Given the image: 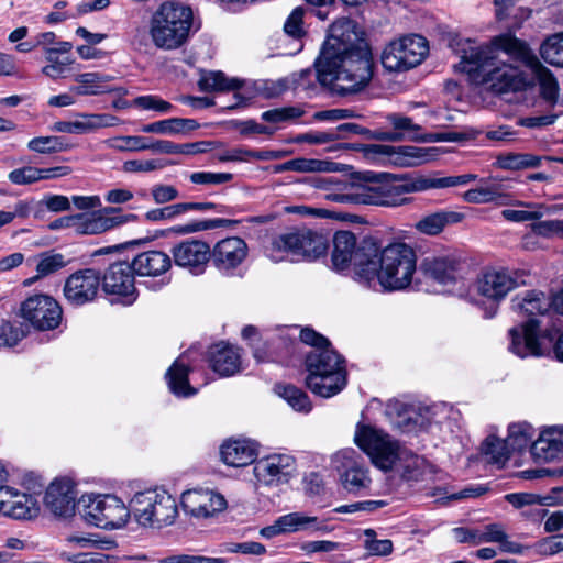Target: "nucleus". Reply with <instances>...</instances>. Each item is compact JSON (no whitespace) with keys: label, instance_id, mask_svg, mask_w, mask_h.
I'll use <instances>...</instances> for the list:
<instances>
[{"label":"nucleus","instance_id":"774afa93","mask_svg":"<svg viewBox=\"0 0 563 563\" xmlns=\"http://www.w3.org/2000/svg\"><path fill=\"white\" fill-rule=\"evenodd\" d=\"M533 233L542 238H560L563 240V220H545L531 224Z\"/></svg>","mask_w":563,"mask_h":563},{"label":"nucleus","instance_id":"09e8293b","mask_svg":"<svg viewBox=\"0 0 563 563\" xmlns=\"http://www.w3.org/2000/svg\"><path fill=\"white\" fill-rule=\"evenodd\" d=\"M512 450L507 441L495 435L487 437L482 444V453L495 464H505Z\"/></svg>","mask_w":563,"mask_h":563},{"label":"nucleus","instance_id":"6ab92c4d","mask_svg":"<svg viewBox=\"0 0 563 563\" xmlns=\"http://www.w3.org/2000/svg\"><path fill=\"white\" fill-rule=\"evenodd\" d=\"M101 277L92 268L79 269L67 277L64 284V296L74 307H81L92 302L100 288Z\"/></svg>","mask_w":563,"mask_h":563},{"label":"nucleus","instance_id":"c85d7f7f","mask_svg":"<svg viewBox=\"0 0 563 563\" xmlns=\"http://www.w3.org/2000/svg\"><path fill=\"white\" fill-rule=\"evenodd\" d=\"M221 461L232 467H244L258 456V444L251 439H230L220 448Z\"/></svg>","mask_w":563,"mask_h":563},{"label":"nucleus","instance_id":"69168bd1","mask_svg":"<svg viewBox=\"0 0 563 563\" xmlns=\"http://www.w3.org/2000/svg\"><path fill=\"white\" fill-rule=\"evenodd\" d=\"M365 549L374 555H386L393 551V542L389 539H376V532L372 529H367L364 532Z\"/></svg>","mask_w":563,"mask_h":563},{"label":"nucleus","instance_id":"5701e85b","mask_svg":"<svg viewBox=\"0 0 563 563\" xmlns=\"http://www.w3.org/2000/svg\"><path fill=\"white\" fill-rule=\"evenodd\" d=\"M296 471L294 456L275 453L257 460L253 473L258 483L265 486H277L287 483Z\"/></svg>","mask_w":563,"mask_h":563},{"label":"nucleus","instance_id":"052dcab7","mask_svg":"<svg viewBox=\"0 0 563 563\" xmlns=\"http://www.w3.org/2000/svg\"><path fill=\"white\" fill-rule=\"evenodd\" d=\"M57 53L58 51L56 48H47L45 57L48 65L42 68V73L53 79L65 77V74L71 64V60L68 58L59 60L57 58Z\"/></svg>","mask_w":563,"mask_h":563},{"label":"nucleus","instance_id":"9d476101","mask_svg":"<svg viewBox=\"0 0 563 563\" xmlns=\"http://www.w3.org/2000/svg\"><path fill=\"white\" fill-rule=\"evenodd\" d=\"M354 442L368 455L372 463L383 470L390 471L402 445L387 432L374 426L358 423Z\"/></svg>","mask_w":563,"mask_h":563},{"label":"nucleus","instance_id":"6e6552de","mask_svg":"<svg viewBox=\"0 0 563 563\" xmlns=\"http://www.w3.org/2000/svg\"><path fill=\"white\" fill-rule=\"evenodd\" d=\"M79 503L85 520L102 529L122 528L132 514L130 505L111 494H86Z\"/></svg>","mask_w":563,"mask_h":563},{"label":"nucleus","instance_id":"58836bf2","mask_svg":"<svg viewBox=\"0 0 563 563\" xmlns=\"http://www.w3.org/2000/svg\"><path fill=\"white\" fill-rule=\"evenodd\" d=\"M198 128L199 123L194 119L170 118L145 124L141 128V131L143 133L176 135Z\"/></svg>","mask_w":563,"mask_h":563},{"label":"nucleus","instance_id":"f03ea898","mask_svg":"<svg viewBox=\"0 0 563 563\" xmlns=\"http://www.w3.org/2000/svg\"><path fill=\"white\" fill-rule=\"evenodd\" d=\"M314 67L318 81L333 93H356L369 84L371 49L353 20L342 18L332 23Z\"/></svg>","mask_w":563,"mask_h":563},{"label":"nucleus","instance_id":"ddd939ff","mask_svg":"<svg viewBox=\"0 0 563 563\" xmlns=\"http://www.w3.org/2000/svg\"><path fill=\"white\" fill-rule=\"evenodd\" d=\"M341 483L350 493L358 494L369 488L372 478L362 456L352 448L342 449L332 456Z\"/></svg>","mask_w":563,"mask_h":563},{"label":"nucleus","instance_id":"603ef678","mask_svg":"<svg viewBox=\"0 0 563 563\" xmlns=\"http://www.w3.org/2000/svg\"><path fill=\"white\" fill-rule=\"evenodd\" d=\"M510 205L528 208L527 210L504 209L501 211V216L505 220L510 222L519 223L534 221L541 219L544 214L542 206L526 203L523 201H514L512 199Z\"/></svg>","mask_w":563,"mask_h":563},{"label":"nucleus","instance_id":"a19ab883","mask_svg":"<svg viewBox=\"0 0 563 563\" xmlns=\"http://www.w3.org/2000/svg\"><path fill=\"white\" fill-rule=\"evenodd\" d=\"M387 120L396 131L385 133V140L401 141L407 136L413 141H426V139L419 136L421 126L413 123L409 117L391 113L387 117Z\"/></svg>","mask_w":563,"mask_h":563},{"label":"nucleus","instance_id":"de8ad7c7","mask_svg":"<svg viewBox=\"0 0 563 563\" xmlns=\"http://www.w3.org/2000/svg\"><path fill=\"white\" fill-rule=\"evenodd\" d=\"M275 391L296 411L307 413L312 408L307 394L292 385H276Z\"/></svg>","mask_w":563,"mask_h":563},{"label":"nucleus","instance_id":"423d86ee","mask_svg":"<svg viewBox=\"0 0 563 563\" xmlns=\"http://www.w3.org/2000/svg\"><path fill=\"white\" fill-rule=\"evenodd\" d=\"M345 361L334 350L311 351L306 357L307 387L317 396L330 398L346 385Z\"/></svg>","mask_w":563,"mask_h":563},{"label":"nucleus","instance_id":"aec40b11","mask_svg":"<svg viewBox=\"0 0 563 563\" xmlns=\"http://www.w3.org/2000/svg\"><path fill=\"white\" fill-rule=\"evenodd\" d=\"M136 220L137 216L134 213H121L118 208H104L101 212L75 214L74 231L79 234H100Z\"/></svg>","mask_w":563,"mask_h":563},{"label":"nucleus","instance_id":"b1692460","mask_svg":"<svg viewBox=\"0 0 563 563\" xmlns=\"http://www.w3.org/2000/svg\"><path fill=\"white\" fill-rule=\"evenodd\" d=\"M198 86L200 90L207 92H227L233 91L235 102L230 108H236L246 104L254 98V92L246 82L235 77H228L223 71L211 70L203 71L199 78Z\"/></svg>","mask_w":563,"mask_h":563},{"label":"nucleus","instance_id":"c03bdc74","mask_svg":"<svg viewBox=\"0 0 563 563\" xmlns=\"http://www.w3.org/2000/svg\"><path fill=\"white\" fill-rule=\"evenodd\" d=\"M109 77L99 73H85L76 76L75 80L79 86L73 87L70 90L78 96H97L110 92L106 82Z\"/></svg>","mask_w":563,"mask_h":563},{"label":"nucleus","instance_id":"412c9836","mask_svg":"<svg viewBox=\"0 0 563 563\" xmlns=\"http://www.w3.org/2000/svg\"><path fill=\"white\" fill-rule=\"evenodd\" d=\"M341 202H353L358 205H374L384 207H398L406 205L409 200L398 192L396 183L376 186H358L352 192L341 195L338 198Z\"/></svg>","mask_w":563,"mask_h":563},{"label":"nucleus","instance_id":"bf43d9fd","mask_svg":"<svg viewBox=\"0 0 563 563\" xmlns=\"http://www.w3.org/2000/svg\"><path fill=\"white\" fill-rule=\"evenodd\" d=\"M67 148L58 136H37L27 142V150L38 154H54Z\"/></svg>","mask_w":563,"mask_h":563},{"label":"nucleus","instance_id":"680f3d73","mask_svg":"<svg viewBox=\"0 0 563 563\" xmlns=\"http://www.w3.org/2000/svg\"><path fill=\"white\" fill-rule=\"evenodd\" d=\"M132 104L143 110H152L161 114H166L174 110V106L170 102L155 95L140 96L133 100Z\"/></svg>","mask_w":563,"mask_h":563},{"label":"nucleus","instance_id":"5fc2aeb1","mask_svg":"<svg viewBox=\"0 0 563 563\" xmlns=\"http://www.w3.org/2000/svg\"><path fill=\"white\" fill-rule=\"evenodd\" d=\"M66 264L67 262L65 261L64 255L59 253H44L36 265L37 275L33 278L26 279L24 284L29 286L34 279L51 275L65 267Z\"/></svg>","mask_w":563,"mask_h":563},{"label":"nucleus","instance_id":"e433bc0d","mask_svg":"<svg viewBox=\"0 0 563 563\" xmlns=\"http://www.w3.org/2000/svg\"><path fill=\"white\" fill-rule=\"evenodd\" d=\"M121 120L109 113H76L75 132L76 134H87L97 132L100 129L118 126Z\"/></svg>","mask_w":563,"mask_h":563},{"label":"nucleus","instance_id":"e2e57ef3","mask_svg":"<svg viewBox=\"0 0 563 563\" xmlns=\"http://www.w3.org/2000/svg\"><path fill=\"white\" fill-rule=\"evenodd\" d=\"M184 214L181 202L148 210L144 219L148 222L172 221Z\"/></svg>","mask_w":563,"mask_h":563},{"label":"nucleus","instance_id":"7c9ffc66","mask_svg":"<svg viewBox=\"0 0 563 563\" xmlns=\"http://www.w3.org/2000/svg\"><path fill=\"white\" fill-rule=\"evenodd\" d=\"M172 257L164 251L150 250L134 256L130 263L134 274L143 277H158L172 268Z\"/></svg>","mask_w":563,"mask_h":563},{"label":"nucleus","instance_id":"c9c22d12","mask_svg":"<svg viewBox=\"0 0 563 563\" xmlns=\"http://www.w3.org/2000/svg\"><path fill=\"white\" fill-rule=\"evenodd\" d=\"M189 368L184 356L178 357L165 374L169 390L177 397H190L197 389L188 382Z\"/></svg>","mask_w":563,"mask_h":563},{"label":"nucleus","instance_id":"6e6d98bb","mask_svg":"<svg viewBox=\"0 0 563 563\" xmlns=\"http://www.w3.org/2000/svg\"><path fill=\"white\" fill-rule=\"evenodd\" d=\"M328 162L320 159H308V158H295L287 161L275 167V172L282 173L286 170H294L300 173L308 172H324L328 170Z\"/></svg>","mask_w":563,"mask_h":563},{"label":"nucleus","instance_id":"cd10ccee","mask_svg":"<svg viewBox=\"0 0 563 563\" xmlns=\"http://www.w3.org/2000/svg\"><path fill=\"white\" fill-rule=\"evenodd\" d=\"M76 492L68 479L53 482L46 489L45 506L56 516L69 517L75 511Z\"/></svg>","mask_w":563,"mask_h":563},{"label":"nucleus","instance_id":"473e14b6","mask_svg":"<svg viewBox=\"0 0 563 563\" xmlns=\"http://www.w3.org/2000/svg\"><path fill=\"white\" fill-rule=\"evenodd\" d=\"M531 455L538 462H551L563 456V433L555 427L540 433L531 445Z\"/></svg>","mask_w":563,"mask_h":563},{"label":"nucleus","instance_id":"4d7b16f0","mask_svg":"<svg viewBox=\"0 0 563 563\" xmlns=\"http://www.w3.org/2000/svg\"><path fill=\"white\" fill-rule=\"evenodd\" d=\"M107 147L120 152L146 151L147 137L139 135L115 136L104 141Z\"/></svg>","mask_w":563,"mask_h":563},{"label":"nucleus","instance_id":"2eb2a0df","mask_svg":"<svg viewBox=\"0 0 563 563\" xmlns=\"http://www.w3.org/2000/svg\"><path fill=\"white\" fill-rule=\"evenodd\" d=\"M521 284L518 272L505 268H487L476 278V292L494 303L501 301Z\"/></svg>","mask_w":563,"mask_h":563},{"label":"nucleus","instance_id":"37998d69","mask_svg":"<svg viewBox=\"0 0 563 563\" xmlns=\"http://www.w3.org/2000/svg\"><path fill=\"white\" fill-rule=\"evenodd\" d=\"M542 157L530 153H501L496 157V166L505 170H521L539 167Z\"/></svg>","mask_w":563,"mask_h":563},{"label":"nucleus","instance_id":"1a4fd4ad","mask_svg":"<svg viewBox=\"0 0 563 563\" xmlns=\"http://www.w3.org/2000/svg\"><path fill=\"white\" fill-rule=\"evenodd\" d=\"M420 271L426 279L432 280L448 290L464 286L471 274V264L455 252L426 256Z\"/></svg>","mask_w":563,"mask_h":563},{"label":"nucleus","instance_id":"13d9d810","mask_svg":"<svg viewBox=\"0 0 563 563\" xmlns=\"http://www.w3.org/2000/svg\"><path fill=\"white\" fill-rule=\"evenodd\" d=\"M26 335L23 323L3 321L0 325V347H12Z\"/></svg>","mask_w":563,"mask_h":563},{"label":"nucleus","instance_id":"39448f33","mask_svg":"<svg viewBox=\"0 0 563 563\" xmlns=\"http://www.w3.org/2000/svg\"><path fill=\"white\" fill-rule=\"evenodd\" d=\"M328 250L327 239L308 228L291 229L271 239L265 254L273 262L314 261Z\"/></svg>","mask_w":563,"mask_h":563},{"label":"nucleus","instance_id":"9b49d317","mask_svg":"<svg viewBox=\"0 0 563 563\" xmlns=\"http://www.w3.org/2000/svg\"><path fill=\"white\" fill-rule=\"evenodd\" d=\"M429 51L427 40L417 34L391 41L383 51L382 64L389 71H404L418 66Z\"/></svg>","mask_w":563,"mask_h":563},{"label":"nucleus","instance_id":"20e7f679","mask_svg":"<svg viewBox=\"0 0 563 563\" xmlns=\"http://www.w3.org/2000/svg\"><path fill=\"white\" fill-rule=\"evenodd\" d=\"M147 27L152 44L167 52L185 46L197 31L191 7L179 1L161 3L151 14Z\"/></svg>","mask_w":563,"mask_h":563},{"label":"nucleus","instance_id":"a878e982","mask_svg":"<svg viewBox=\"0 0 563 563\" xmlns=\"http://www.w3.org/2000/svg\"><path fill=\"white\" fill-rule=\"evenodd\" d=\"M59 559L69 563H107L120 560L102 551L98 542L86 538H69L65 549L59 552Z\"/></svg>","mask_w":563,"mask_h":563},{"label":"nucleus","instance_id":"ea45409f","mask_svg":"<svg viewBox=\"0 0 563 563\" xmlns=\"http://www.w3.org/2000/svg\"><path fill=\"white\" fill-rule=\"evenodd\" d=\"M512 305L520 312L531 316L533 319L536 316L544 314L552 307L551 300L543 292L536 290L526 292L523 297L516 296Z\"/></svg>","mask_w":563,"mask_h":563},{"label":"nucleus","instance_id":"7ed1b4c3","mask_svg":"<svg viewBox=\"0 0 563 563\" xmlns=\"http://www.w3.org/2000/svg\"><path fill=\"white\" fill-rule=\"evenodd\" d=\"M358 262L356 283L384 292L402 291L410 287L417 271V254L405 242L385 247H366Z\"/></svg>","mask_w":563,"mask_h":563},{"label":"nucleus","instance_id":"864d4df0","mask_svg":"<svg viewBox=\"0 0 563 563\" xmlns=\"http://www.w3.org/2000/svg\"><path fill=\"white\" fill-rule=\"evenodd\" d=\"M396 185L402 197L407 194L427 191L431 189V175H404L397 179Z\"/></svg>","mask_w":563,"mask_h":563},{"label":"nucleus","instance_id":"4c0bfd02","mask_svg":"<svg viewBox=\"0 0 563 563\" xmlns=\"http://www.w3.org/2000/svg\"><path fill=\"white\" fill-rule=\"evenodd\" d=\"M462 214L454 211H440L430 213L416 222L415 229L426 235H438L450 223H457Z\"/></svg>","mask_w":563,"mask_h":563},{"label":"nucleus","instance_id":"3c124183","mask_svg":"<svg viewBox=\"0 0 563 563\" xmlns=\"http://www.w3.org/2000/svg\"><path fill=\"white\" fill-rule=\"evenodd\" d=\"M540 54L545 63L563 67V32L549 36L542 43Z\"/></svg>","mask_w":563,"mask_h":563},{"label":"nucleus","instance_id":"c756f323","mask_svg":"<svg viewBox=\"0 0 563 563\" xmlns=\"http://www.w3.org/2000/svg\"><path fill=\"white\" fill-rule=\"evenodd\" d=\"M464 201L474 205L496 203L508 206L511 203V195L505 191L500 181L495 178H483L476 188L463 194Z\"/></svg>","mask_w":563,"mask_h":563},{"label":"nucleus","instance_id":"8fccbe9b","mask_svg":"<svg viewBox=\"0 0 563 563\" xmlns=\"http://www.w3.org/2000/svg\"><path fill=\"white\" fill-rule=\"evenodd\" d=\"M534 437V429L527 422L512 423L508 428V435L505 439L514 451H520L529 445Z\"/></svg>","mask_w":563,"mask_h":563},{"label":"nucleus","instance_id":"f257e3e1","mask_svg":"<svg viewBox=\"0 0 563 563\" xmlns=\"http://www.w3.org/2000/svg\"><path fill=\"white\" fill-rule=\"evenodd\" d=\"M499 52L531 69L547 101L554 102L558 99L559 84L555 77L540 63L529 45L511 32L494 36L487 45H470L463 51L460 66L473 84L493 92L521 90L526 86L523 74L517 66L500 60Z\"/></svg>","mask_w":563,"mask_h":563},{"label":"nucleus","instance_id":"a211bd4d","mask_svg":"<svg viewBox=\"0 0 563 563\" xmlns=\"http://www.w3.org/2000/svg\"><path fill=\"white\" fill-rule=\"evenodd\" d=\"M180 505L186 515L197 519H207L225 510L228 504L224 496L209 488L185 490Z\"/></svg>","mask_w":563,"mask_h":563},{"label":"nucleus","instance_id":"79ce46f5","mask_svg":"<svg viewBox=\"0 0 563 563\" xmlns=\"http://www.w3.org/2000/svg\"><path fill=\"white\" fill-rule=\"evenodd\" d=\"M279 157L280 153L277 151H253L243 146L228 148L217 155V159L222 163L272 161Z\"/></svg>","mask_w":563,"mask_h":563},{"label":"nucleus","instance_id":"a18cd8bd","mask_svg":"<svg viewBox=\"0 0 563 563\" xmlns=\"http://www.w3.org/2000/svg\"><path fill=\"white\" fill-rule=\"evenodd\" d=\"M378 153L387 155H397L395 162L404 166H416L427 161V153L423 148L417 146H388L377 145Z\"/></svg>","mask_w":563,"mask_h":563},{"label":"nucleus","instance_id":"f3484780","mask_svg":"<svg viewBox=\"0 0 563 563\" xmlns=\"http://www.w3.org/2000/svg\"><path fill=\"white\" fill-rule=\"evenodd\" d=\"M172 262L191 275H202L211 260V249L202 240L188 239L170 249Z\"/></svg>","mask_w":563,"mask_h":563},{"label":"nucleus","instance_id":"0e129e2a","mask_svg":"<svg viewBox=\"0 0 563 563\" xmlns=\"http://www.w3.org/2000/svg\"><path fill=\"white\" fill-rule=\"evenodd\" d=\"M477 179L475 174H463L455 176L440 177L438 175H431V189H442L465 186Z\"/></svg>","mask_w":563,"mask_h":563},{"label":"nucleus","instance_id":"393cba45","mask_svg":"<svg viewBox=\"0 0 563 563\" xmlns=\"http://www.w3.org/2000/svg\"><path fill=\"white\" fill-rule=\"evenodd\" d=\"M249 247L239 236L219 241L211 250L213 265L223 274H232L246 258Z\"/></svg>","mask_w":563,"mask_h":563},{"label":"nucleus","instance_id":"bb28decb","mask_svg":"<svg viewBox=\"0 0 563 563\" xmlns=\"http://www.w3.org/2000/svg\"><path fill=\"white\" fill-rule=\"evenodd\" d=\"M539 330V321L533 318L511 328L509 330V351L521 358L542 355Z\"/></svg>","mask_w":563,"mask_h":563},{"label":"nucleus","instance_id":"338daca9","mask_svg":"<svg viewBox=\"0 0 563 563\" xmlns=\"http://www.w3.org/2000/svg\"><path fill=\"white\" fill-rule=\"evenodd\" d=\"M302 115V111L296 107L276 108L264 111L261 115L262 120L269 123H280Z\"/></svg>","mask_w":563,"mask_h":563},{"label":"nucleus","instance_id":"dca6fc26","mask_svg":"<svg viewBox=\"0 0 563 563\" xmlns=\"http://www.w3.org/2000/svg\"><path fill=\"white\" fill-rule=\"evenodd\" d=\"M40 492H21L14 487L0 486V511L10 518L30 520L40 514Z\"/></svg>","mask_w":563,"mask_h":563},{"label":"nucleus","instance_id":"f704fd0d","mask_svg":"<svg viewBox=\"0 0 563 563\" xmlns=\"http://www.w3.org/2000/svg\"><path fill=\"white\" fill-rule=\"evenodd\" d=\"M287 534L303 532L307 534L324 533L329 531L327 521L317 516L294 511L283 515Z\"/></svg>","mask_w":563,"mask_h":563},{"label":"nucleus","instance_id":"f8f14e48","mask_svg":"<svg viewBox=\"0 0 563 563\" xmlns=\"http://www.w3.org/2000/svg\"><path fill=\"white\" fill-rule=\"evenodd\" d=\"M331 253V268L340 274L350 275L356 283L358 262L366 247L375 245L373 241L357 244L356 235L350 231H339L334 234Z\"/></svg>","mask_w":563,"mask_h":563},{"label":"nucleus","instance_id":"49530a36","mask_svg":"<svg viewBox=\"0 0 563 563\" xmlns=\"http://www.w3.org/2000/svg\"><path fill=\"white\" fill-rule=\"evenodd\" d=\"M128 560L152 561L157 563H225L221 558H208L198 554H175L166 558H154L144 552H137L126 556Z\"/></svg>","mask_w":563,"mask_h":563},{"label":"nucleus","instance_id":"4468645a","mask_svg":"<svg viewBox=\"0 0 563 563\" xmlns=\"http://www.w3.org/2000/svg\"><path fill=\"white\" fill-rule=\"evenodd\" d=\"M20 316L34 329L48 331L60 324L63 311L52 296L37 294L21 303Z\"/></svg>","mask_w":563,"mask_h":563},{"label":"nucleus","instance_id":"0eeeda50","mask_svg":"<svg viewBox=\"0 0 563 563\" xmlns=\"http://www.w3.org/2000/svg\"><path fill=\"white\" fill-rule=\"evenodd\" d=\"M130 507L136 522L145 528L161 529L173 525L178 517L176 499L161 487L135 493Z\"/></svg>","mask_w":563,"mask_h":563},{"label":"nucleus","instance_id":"2f4dec72","mask_svg":"<svg viewBox=\"0 0 563 563\" xmlns=\"http://www.w3.org/2000/svg\"><path fill=\"white\" fill-rule=\"evenodd\" d=\"M209 363L220 376H232L241 369L240 350L224 342L218 343L209 350Z\"/></svg>","mask_w":563,"mask_h":563},{"label":"nucleus","instance_id":"4be33fe9","mask_svg":"<svg viewBox=\"0 0 563 563\" xmlns=\"http://www.w3.org/2000/svg\"><path fill=\"white\" fill-rule=\"evenodd\" d=\"M101 279L104 292L117 296L123 305H132L136 300L134 272L130 263L115 262L111 264Z\"/></svg>","mask_w":563,"mask_h":563},{"label":"nucleus","instance_id":"72a5a7b5","mask_svg":"<svg viewBox=\"0 0 563 563\" xmlns=\"http://www.w3.org/2000/svg\"><path fill=\"white\" fill-rule=\"evenodd\" d=\"M395 460L390 471L396 472L407 481H418L429 466L424 457L415 454L405 446L401 448Z\"/></svg>","mask_w":563,"mask_h":563}]
</instances>
